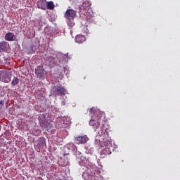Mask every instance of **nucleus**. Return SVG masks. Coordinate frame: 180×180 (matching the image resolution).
Here are the masks:
<instances>
[{"label": "nucleus", "mask_w": 180, "mask_h": 180, "mask_svg": "<svg viewBox=\"0 0 180 180\" xmlns=\"http://www.w3.org/2000/svg\"><path fill=\"white\" fill-rule=\"evenodd\" d=\"M90 112L91 113V119L90 120L89 124L96 131L98 128L100 127L101 123L105 119V112L95 110L94 108L90 109Z\"/></svg>", "instance_id": "nucleus-1"}, {"label": "nucleus", "mask_w": 180, "mask_h": 180, "mask_svg": "<svg viewBox=\"0 0 180 180\" xmlns=\"http://www.w3.org/2000/svg\"><path fill=\"white\" fill-rule=\"evenodd\" d=\"M52 91L55 96H61V95H65V94H67V90L65 86H63V85L54 86L52 88Z\"/></svg>", "instance_id": "nucleus-2"}, {"label": "nucleus", "mask_w": 180, "mask_h": 180, "mask_svg": "<svg viewBox=\"0 0 180 180\" xmlns=\"http://www.w3.org/2000/svg\"><path fill=\"white\" fill-rule=\"evenodd\" d=\"M91 5V2L86 1L83 3L81 7V8L84 11V13H86L87 16H92L94 15Z\"/></svg>", "instance_id": "nucleus-3"}, {"label": "nucleus", "mask_w": 180, "mask_h": 180, "mask_svg": "<svg viewBox=\"0 0 180 180\" xmlns=\"http://www.w3.org/2000/svg\"><path fill=\"white\" fill-rule=\"evenodd\" d=\"M12 78V73L8 72H1L0 73V81L1 82L9 83Z\"/></svg>", "instance_id": "nucleus-4"}, {"label": "nucleus", "mask_w": 180, "mask_h": 180, "mask_svg": "<svg viewBox=\"0 0 180 180\" xmlns=\"http://www.w3.org/2000/svg\"><path fill=\"white\" fill-rule=\"evenodd\" d=\"M76 16H77V11H74L72 9H68L65 13V18L68 20H74Z\"/></svg>", "instance_id": "nucleus-5"}, {"label": "nucleus", "mask_w": 180, "mask_h": 180, "mask_svg": "<svg viewBox=\"0 0 180 180\" xmlns=\"http://www.w3.org/2000/svg\"><path fill=\"white\" fill-rule=\"evenodd\" d=\"M89 139L86 136H75V141L77 144H85Z\"/></svg>", "instance_id": "nucleus-6"}, {"label": "nucleus", "mask_w": 180, "mask_h": 180, "mask_svg": "<svg viewBox=\"0 0 180 180\" xmlns=\"http://www.w3.org/2000/svg\"><path fill=\"white\" fill-rule=\"evenodd\" d=\"M16 37H15V34L13 32H8L5 35V40L7 41H15Z\"/></svg>", "instance_id": "nucleus-7"}, {"label": "nucleus", "mask_w": 180, "mask_h": 180, "mask_svg": "<svg viewBox=\"0 0 180 180\" xmlns=\"http://www.w3.org/2000/svg\"><path fill=\"white\" fill-rule=\"evenodd\" d=\"M45 146H46V139L44 137L39 138L37 140V147H39V148H44Z\"/></svg>", "instance_id": "nucleus-8"}, {"label": "nucleus", "mask_w": 180, "mask_h": 180, "mask_svg": "<svg viewBox=\"0 0 180 180\" xmlns=\"http://www.w3.org/2000/svg\"><path fill=\"white\" fill-rule=\"evenodd\" d=\"M35 73L39 78H43L46 74V71L43 70V68L38 67L37 69L35 71Z\"/></svg>", "instance_id": "nucleus-9"}, {"label": "nucleus", "mask_w": 180, "mask_h": 180, "mask_svg": "<svg viewBox=\"0 0 180 180\" xmlns=\"http://www.w3.org/2000/svg\"><path fill=\"white\" fill-rule=\"evenodd\" d=\"M37 6H38L39 9H42L43 11H46V1H44L43 0L38 1Z\"/></svg>", "instance_id": "nucleus-10"}, {"label": "nucleus", "mask_w": 180, "mask_h": 180, "mask_svg": "<svg viewBox=\"0 0 180 180\" xmlns=\"http://www.w3.org/2000/svg\"><path fill=\"white\" fill-rule=\"evenodd\" d=\"M85 40H86V38H85V36L84 35L79 34L75 37L76 43L82 44V43H84Z\"/></svg>", "instance_id": "nucleus-11"}, {"label": "nucleus", "mask_w": 180, "mask_h": 180, "mask_svg": "<svg viewBox=\"0 0 180 180\" xmlns=\"http://www.w3.org/2000/svg\"><path fill=\"white\" fill-rule=\"evenodd\" d=\"M55 5L53 1L46 2V8L49 9V11H53L54 9Z\"/></svg>", "instance_id": "nucleus-12"}, {"label": "nucleus", "mask_w": 180, "mask_h": 180, "mask_svg": "<svg viewBox=\"0 0 180 180\" xmlns=\"http://www.w3.org/2000/svg\"><path fill=\"white\" fill-rule=\"evenodd\" d=\"M80 30L82 33H89V30H88V25H82L80 27Z\"/></svg>", "instance_id": "nucleus-13"}, {"label": "nucleus", "mask_w": 180, "mask_h": 180, "mask_svg": "<svg viewBox=\"0 0 180 180\" xmlns=\"http://www.w3.org/2000/svg\"><path fill=\"white\" fill-rule=\"evenodd\" d=\"M8 49V43L5 41H2L0 43V50L5 51Z\"/></svg>", "instance_id": "nucleus-14"}, {"label": "nucleus", "mask_w": 180, "mask_h": 180, "mask_svg": "<svg viewBox=\"0 0 180 180\" xmlns=\"http://www.w3.org/2000/svg\"><path fill=\"white\" fill-rule=\"evenodd\" d=\"M18 84H19V78L14 77L11 82V84L13 85V86H15L18 85Z\"/></svg>", "instance_id": "nucleus-15"}, {"label": "nucleus", "mask_w": 180, "mask_h": 180, "mask_svg": "<svg viewBox=\"0 0 180 180\" xmlns=\"http://www.w3.org/2000/svg\"><path fill=\"white\" fill-rule=\"evenodd\" d=\"M47 61H49V65H53V64L54 63V58L50 56L48 58Z\"/></svg>", "instance_id": "nucleus-16"}, {"label": "nucleus", "mask_w": 180, "mask_h": 180, "mask_svg": "<svg viewBox=\"0 0 180 180\" xmlns=\"http://www.w3.org/2000/svg\"><path fill=\"white\" fill-rule=\"evenodd\" d=\"M67 22L70 27H72L75 25V22H74V20H68Z\"/></svg>", "instance_id": "nucleus-17"}, {"label": "nucleus", "mask_w": 180, "mask_h": 180, "mask_svg": "<svg viewBox=\"0 0 180 180\" xmlns=\"http://www.w3.org/2000/svg\"><path fill=\"white\" fill-rule=\"evenodd\" d=\"M67 148H68V150H74V148H75V146H74V143H68L67 144Z\"/></svg>", "instance_id": "nucleus-18"}, {"label": "nucleus", "mask_w": 180, "mask_h": 180, "mask_svg": "<svg viewBox=\"0 0 180 180\" xmlns=\"http://www.w3.org/2000/svg\"><path fill=\"white\" fill-rule=\"evenodd\" d=\"M103 153H104V154H111L112 153L110 152V149H109L108 148H105L103 150Z\"/></svg>", "instance_id": "nucleus-19"}, {"label": "nucleus", "mask_w": 180, "mask_h": 180, "mask_svg": "<svg viewBox=\"0 0 180 180\" xmlns=\"http://www.w3.org/2000/svg\"><path fill=\"white\" fill-rule=\"evenodd\" d=\"M65 72V68H62V72H60V75L59 77V78H63L64 76V74Z\"/></svg>", "instance_id": "nucleus-20"}, {"label": "nucleus", "mask_w": 180, "mask_h": 180, "mask_svg": "<svg viewBox=\"0 0 180 180\" xmlns=\"http://www.w3.org/2000/svg\"><path fill=\"white\" fill-rule=\"evenodd\" d=\"M0 103L2 105V103H4V101H1Z\"/></svg>", "instance_id": "nucleus-21"}, {"label": "nucleus", "mask_w": 180, "mask_h": 180, "mask_svg": "<svg viewBox=\"0 0 180 180\" xmlns=\"http://www.w3.org/2000/svg\"><path fill=\"white\" fill-rule=\"evenodd\" d=\"M47 127V125H46L45 127H44V128L46 129Z\"/></svg>", "instance_id": "nucleus-22"}, {"label": "nucleus", "mask_w": 180, "mask_h": 180, "mask_svg": "<svg viewBox=\"0 0 180 180\" xmlns=\"http://www.w3.org/2000/svg\"><path fill=\"white\" fill-rule=\"evenodd\" d=\"M63 103V105H65V103Z\"/></svg>", "instance_id": "nucleus-23"}, {"label": "nucleus", "mask_w": 180, "mask_h": 180, "mask_svg": "<svg viewBox=\"0 0 180 180\" xmlns=\"http://www.w3.org/2000/svg\"><path fill=\"white\" fill-rule=\"evenodd\" d=\"M63 103V105H65V103Z\"/></svg>", "instance_id": "nucleus-24"}, {"label": "nucleus", "mask_w": 180, "mask_h": 180, "mask_svg": "<svg viewBox=\"0 0 180 180\" xmlns=\"http://www.w3.org/2000/svg\"><path fill=\"white\" fill-rule=\"evenodd\" d=\"M70 1H72V0H70Z\"/></svg>", "instance_id": "nucleus-25"}]
</instances>
